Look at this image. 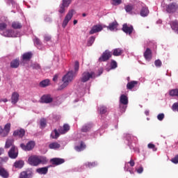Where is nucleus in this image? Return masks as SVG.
<instances>
[{"label": "nucleus", "mask_w": 178, "mask_h": 178, "mask_svg": "<svg viewBox=\"0 0 178 178\" xmlns=\"http://www.w3.org/2000/svg\"><path fill=\"white\" fill-rule=\"evenodd\" d=\"M48 169H49V166L39 168L36 169V172L39 175H47L48 173Z\"/></svg>", "instance_id": "21"}, {"label": "nucleus", "mask_w": 178, "mask_h": 178, "mask_svg": "<svg viewBox=\"0 0 178 178\" xmlns=\"http://www.w3.org/2000/svg\"><path fill=\"white\" fill-rule=\"evenodd\" d=\"M91 127H92V125H91V124H84L81 128L82 133H88V131H90V130H91Z\"/></svg>", "instance_id": "30"}, {"label": "nucleus", "mask_w": 178, "mask_h": 178, "mask_svg": "<svg viewBox=\"0 0 178 178\" xmlns=\"http://www.w3.org/2000/svg\"><path fill=\"white\" fill-rule=\"evenodd\" d=\"M58 81V75H55L53 78V81Z\"/></svg>", "instance_id": "60"}, {"label": "nucleus", "mask_w": 178, "mask_h": 178, "mask_svg": "<svg viewBox=\"0 0 178 178\" xmlns=\"http://www.w3.org/2000/svg\"><path fill=\"white\" fill-rule=\"evenodd\" d=\"M70 130V126L67 124H65L63 127L58 129L60 134H66Z\"/></svg>", "instance_id": "18"}, {"label": "nucleus", "mask_w": 178, "mask_h": 178, "mask_svg": "<svg viewBox=\"0 0 178 178\" xmlns=\"http://www.w3.org/2000/svg\"><path fill=\"white\" fill-rule=\"evenodd\" d=\"M137 173L141 174L143 172H144V168L143 166L139 167V168L136 169Z\"/></svg>", "instance_id": "57"}, {"label": "nucleus", "mask_w": 178, "mask_h": 178, "mask_svg": "<svg viewBox=\"0 0 178 178\" xmlns=\"http://www.w3.org/2000/svg\"><path fill=\"white\" fill-rule=\"evenodd\" d=\"M34 44L35 45H41V40H40L38 39V38H36L35 40H34Z\"/></svg>", "instance_id": "56"}, {"label": "nucleus", "mask_w": 178, "mask_h": 178, "mask_svg": "<svg viewBox=\"0 0 178 178\" xmlns=\"http://www.w3.org/2000/svg\"><path fill=\"white\" fill-rule=\"evenodd\" d=\"M170 95L171 97H177L178 98V89H172L170 91Z\"/></svg>", "instance_id": "43"}, {"label": "nucleus", "mask_w": 178, "mask_h": 178, "mask_svg": "<svg viewBox=\"0 0 178 178\" xmlns=\"http://www.w3.org/2000/svg\"><path fill=\"white\" fill-rule=\"evenodd\" d=\"M73 15H74V9L70 10L63 21L62 27L63 29H66V26H67L70 20H72V18L73 17Z\"/></svg>", "instance_id": "4"}, {"label": "nucleus", "mask_w": 178, "mask_h": 178, "mask_svg": "<svg viewBox=\"0 0 178 178\" xmlns=\"http://www.w3.org/2000/svg\"><path fill=\"white\" fill-rule=\"evenodd\" d=\"M10 66L11 69H17L20 66V60L19 58L13 60L10 63Z\"/></svg>", "instance_id": "15"}, {"label": "nucleus", "mask_w": 178, "mask_h": 178, "mask_svg": "<svg viewBox=\"0 0 178 178\" xmlns=\"http://www.w3.org/2000/svg\"><path fill=\"white\" fill-rule=\"evenodd\" d=\"M140 15L142 17H147L149 15V10L146 6L142 7Z\"/></svg>", "instance_id": "17"}, {"label": "nucleus", "mask_w": 178, "mask_h": 178, "mask_svg": "<svg viewBox=\"0 0 178 178\" xmlns=\"http://www.w3.org/2000/svg\"><path fill=\"white\" fill-rule=\"evenodd\" d=\"M82 16H83V17H86V16H87V14L83 13V14H82Z\"/></svg>", "instance_id": "64"}, {"label": "nucleus", "mask_w": 178, "mask_h": 178, "mask_svg": "<svg viewBox=\"0 0 178 178\" xmlns=\"http://www.w3.org/2000/svg\"><path fill=\"white\" fill-rule=\"evenodd\" d=\"M122 3V0H113V5L114 6H118V5H120Z\"/></svg>", "instance_id": "49"}, {"label": "nucleus", "mask_w": 178, "mask_h": 178, "mask_svg": "<svg viewBox=\"0 0 178 178\" xmlns=\"http://www.w3.org/2000/svg\"><path fill=\"white\" fill-rule=\"evenodd\" d=\"M17 155H19V153L17 152V149H16L15 146H12L8 152V156L11 159H16V158H17Z\"/></svg>", "instance_id": "9"}, {"label": "nucleus", "mask_w": 178, "mask_h": 178, "mask_svg": "<svg viewBox=\"0 0 178 178\" xmlns=\"http://www.w3.org/2000/svg\"><path fill=\"white\" fill-rule=\"evenodd\" d=\"M59 136H60V135L59 132H58V130H57V129H54V130L51 132V138H54V139H55V140H56L57 138H59Z\"/></svg>", "instance_id": "35"}, {"label": "nucleus", "mask_w": 178, "mask_h": 178, "mask_svg": "<svg viewBox=\"0 0 178 178\" xmlns=\"http://www.w3.org/2000/svg\"><path fill=\"white\" fill-rule=\"evenodd\" d=\"M4 37H15L13 35V31L10 29H7L3 32Z\"/></svg>", "instance_id": "34"}, {"label": "nucleus", "mask_w": 178, "mask_h": 178, "mask_svg": "<svg viewBox=\"0 0 178 178\" xmlns=\"http://www.w3.org/2000/svg\"><path fill=\"white\" fill-rule=\"evenodd\" d=\"M28 163L31 166H38L39 165H47L48 159L42 156L33 155L28 159Z\"/></svg>", "instance_id": "1"}, {"label": "nucleus", "mask_w": 178, "mask_h": 178, "mask_svg": "<svg viewBox=\"0 0 178 178\" xmlns=\"http://www.w3.org/2000/svg\"><path fill=\"white\" fill-rule=\"evenodd\" d=\"M20 147L24 151H31L34 147H35V143L33 140L29 141L26 145L21 143Z\"/></svg>", "instance_id": "6"}, {"label": "nucleus", "mask_w": 178, "mask_h": 178, "mask_svg": "<svg viewBox=\"0 0 178 178\" xmlns=\"http://www.w3.org/2000/svg\"><path fill=\"white\" fill-rule=\"evenodd\" d=\"M33 172L30 170L23 171L20 173L19 178H29L31 177Z\"/></svg>", "instance_id": "23"}, {"label": "nucleus", "mask_w": 178, "mask_h": 178, "mask_svg": "<svg viewBox=\"0 0 178 178\" xmlns=\"http://www.w3.org/2000/svg\"><path fill=\"white\" fill-rule=\"evenodd\" d=\"M118 26H119L118 22L114 21L113 22L109 24V25L107 26V30H110L111 31H115V30H118Z\"/></svg>", "instance_id": "19"}, {"label": "nucleus", "mask_w": 178, "mask_h": 178, "mask_svg": "<svg viewBox=\"0 0 178 178\" xmlns=\"http://www.w3.org/2000/svg\"><path fill=\"white\" fill-rule=\"evenodd\" d=\"M44 38V41H47V42L51 41V36L49 35H45Z\"/></svg>", "instance_id": "59"}, {"label": "nucleus", "mask_w": 178, "mask_h": 178, "mask_svg": "<svg viewBox=\"0 0 178 178\" xmlns=\"http://www.w3.org/2000/svg\"><path fill=\"white\" fill-rule=\"evenodd\" d=\"M104 30V27H102V25L101 24H97V25H94L91 30L89 31V34L92 35L95 34L97 33H99V31H102Z\"/></svg>", "instance_id": "10"}, {"label": "nucleus", "mask_w": 178, "mask_h": 178, "mask_svg": "<svg viewBox=\"0 0 178 178\" xmlns=\"http://www.w3.org/2000/svg\"><path fill=\"white\" fill-rule=\"evenodd\" d=\"M10 123H7L4 128H2V127H0V136L1 137H7L8 136L9 133H10Z\"/></svg>", "instance_id": "5"}, {"label": "nucleus", "mask_w": 178, "mask_h": 178, "mask_svg": "<svg viewBox=\"0 0 178 178\" xmlns=\"http://www.w3.org/2000/svg\"><path fill=\"white\" fill-rule=\"evenodd\" d=\"M124 9L127 13H130L133 10V9H134V6L131 4H128L124 6Z\"/></svg>", "instance_id": "38"}, {"label": "nucleus", "mask_w": 178, "mask_h": 178, "mask_svg": "<svg viewBox=\"0 0 178 178\" xmlns=\"http://www.w3.org/2000/svg\"><path fill=\"white\" fill-rule=\"evenodd\" d=\"M123 54V49L121 48H117L113 50V55L114 56H120Z\"/></svg>", "instance_id": "31"}, {"label": "nucleus", "mask_w": 178, "mask_h": 178, "mask_svg": "<svg viewBox=\"0 0 178 178\" xmlns=\"http://www.w3.org/2000/svg\"><path fill=\"white\" fill-rule=\"evenodd\" d=\"M157 119L158 120L162 121L163 119H165V114L163 113H160L157 115Z\"/></svg>", "instance_id": "52"}, {"label": "nucleus", "mask_w": 178, "mask_h": 178, "mask_svg": "<svg viewBox=\"0 0 178 178\" xmlns=\"http://www.w3.org/2000/svg\"><path fill=\"white\" fill-rule=\"evenodd\" d=\"M85 166L86 168H95V166H97V163H95V162H92V163L88 162V163H85Z\"/></svg>", "instance_id": "44"}, {"label": "nucleus", "mask_w": 178, "mask_h": 178, "mask_svg": "<svg viewBox=\"0 0 178 178\" xmlns=\"http://www.w3.org/2000/svg\"><path fill=\"white\" fill-rule=\"evenodd\" d=\"M120 104H123V105L129 104V98L125 95H121L120 97Z\"/></svg>", "instance_id": "24"}, {"label": "nucleus", "mask_w": 178, "mask_h": 178, "mask_svg": "<svg viewBox=\"0 0 178 178\" xmlns=\"http://www.w3.org/2000/svg\"><path fill=\"white\" fill-rule=\"evenodd\" d=\"M86 147L87 146L86 145V143H84L83 141H81L80 145L75 146L74 149L75 151H77V152H81V151H84V149H86Z\"/></svg>", "instance_id": "20"}, {"label": "nucleus", "mask_w": 178, "mask_h": 178, "mask_svg": "<svg viewBox=\"0 0 178 178\" xmlns=\"http://www.w3.org/2000/svg\"><path fill=\"white\" fill-rule=\"evenodd\" d=\"M138 84V81H131L127 84V90H133L135 86H137Z\"/></svg>", "instance_id": "28"}, {"label": "nucleus", "mask_w": 178, "mask_h": 178, "mask_svg": "<svg viewBox=\"0 0 178 178\" xmlns=\"http://www.w3.org/2000/svg\"><path fill=\"white\" fill-rule=\"evenodd\" d=\"M0 176L3 178L9 177V172L5 168L0 167Z\"/></svg>", "instance_id": "25"}, {"label": "nucleus", "mask_w": 178, "mask_h": 178, "mask_svg": "<svg viewBox=\"0 0 178 178\" xmlns=\"http://www.w3.org/2000/svg\"><path fill=\"white\" fill-rule=\"evenodd\" d=\"M172 109L174 112H178V103H175L172 104Z\"/></svg>", "instance_id": "50"}, {"label": "nucleus", "mask_w": 178, "mask_h": 178, "mask_svg": "<svg viewBox=\"0 0 178 178\" xmlns=\"http://www.w3.org/2000/svg\"><path fill=\"white\" fill-rule=\"evenodd\" d=\"M10 147H15L13 145V140L8 139L6 142L5 148H10Z\"/></svg>", "instance_id": "40"}, {"label": "nucleus", "mask_w": 178, "mask_h": 178, "mask_svg": "<svg viewBox=\"0 0 178 178\" xmlns=\"http://www.w3.org/2000/svg\"><path fill=\"white\" fill-rule=\"evenodd\" d=\"M154 65L156 67H161L162 66V61L161 60L158 59L154 61Z\"/></svg>", "instance_id": "48"}, {"label": "nucleus", "mask_w": 178, "mask_h": 178, "mask_svg": "<svg viewBox=\"0 0 178 178\" xmlns=\"http://www.w3.org/2000/svg\"><path fill=\"white\" fill-rule=\"evenodd\" d=\"M41 99L44 104H51V102L54 101V99L52 97H51V95H44L41 97Z\"/></svg>", "instance_id": "14"}, {"label": "nucleus", "mask_w": 178, "mask_h": 178, "mask_svg": "<svg viewBox=\"0 0 178 178\" xmlns=\"http://www.w3.org/2000/svg\"><path fill=\"white\" fill-rule=\"evenodd\" d=\"M122 30L125 33V34H129L130 35L133 33V30H134V29L133 28V26H129L127 24H124L122 25Z\"/></svg>", "instance_id": "12"}, {"label": "nucleus", "mask_w": 178, "mask_h": 178, "mask_svg": "<svg viewBox=\"0 0 178 178\" xmlns=\"http://www.w3.org/2000/svg\"><path fill=\"white\" fill-rule=\"evenodd\" d=\"M31 67L35 70H40L41 69V65L38 63H33L31 65Z\"/></svg>", "instance_id": "37"}, {"label": "nucleus", "mask_w": 178, "mask_h": 178, "mask_svg": "<svg viewBox=\"0 0 178 178\" xmlns=\"http://www.w3.org/2000/svg\"><path fill=\"white\" fill-rule=\"evenodd\" d=\"M96 75L95 72L91 71H85L83 72L81 77V83H87V81H90V80H94L95 79Z\"/></svg>", "instance_id": "3"}, {"label": "nucleus", "mask_w": 178, "mask_h": 178, "mask_svg": "<svg viewBox=\"0 0 178 178\" xmlns=\"http://www.w3.org/2000/svg\"><path fill=\"white\" fill-rule=\"evenodd\" d=\"M49 86V79H44L40 83V86L42 88H45V87H48Z\"/></svg>", "instance_id": "33"}, {"label": "nucleus", "mask_w": 178, "mask_h": 178, "mask_svg": "<svg viewBox=\"0 0 178 178\" xmlns=\"http://www.w3.org/2000/svg\"><path fill=\"white\" fill-rule=\"evenodd\" d=\"M8 27V24L5 22L0 23V31H3Z\"/></svg>", "instance_id": "47"}, {"label": "nucleus", "mask_w": 178, "mask_h": 178, "mask_svg": "<svg viewBox=\"0 0 178 178\" xmlns=\"http://www.w3.org/2000/svg\"><path fill=\"white\" fill-rule=\"evenodd\" d=\"M47 127V120L45 118H42L40 120V127L44 129Z\"/></svg>", "instance_id": "46"}, {"label": "nucleus", "mask_w": 178, "mask_h": 178, "mask_svg": "<svg viewBox=\"0 0 178 178\" xmlns=\"http://www.w3.org/2000/svg\"><path fill=\"white\" fill-rule=\"evenodd\" d=\"M112 58V54L108 51L106 50L104 52H103L101 57L99 58V62H106V60H109Z\"/></svg>", "instance_id": "7"}, {"label": "nucleus", "mask_w": 178, "mask_h": 178, "mask_svg": "<svg viewBox=\"0 0 178 178\" xmlns=\"http://www.w3.org/2000/svg\"><path fill=\"white\" fill-rule=\"evenodd\" d=\"M95 42V36H91L90 38H89V39L87 42V46L88 47H91V45H92Z\"/></svg>", "instance_id": "39"}, {"label": "nucleus", "mask_w": 178, "mask_h": 178, "mask_svg": "<svg viewBox=\"0 0 178 178\" xmlns=\"http://www.w3.org/2000/svg\"><path fill=\"white\" fill-rule=\"evenodd\" d=\"M50 162L51 163H52V165L58 166L59 165H62V163H65V159L59 158H53L50 160Z\"/></svg>", "instance_id": "13"}, {"label": "nucleus", "mask_w": 178, "mask_h": 178, "mask_svg": "<svg viewBox=\"0 0 178 178\" xmlns=\"http://www.w3.org/2000/svg\"><path fill=\"white\" fill-rule=\"evenodd\" d=\"M70 3H72V0H63L61 5H64L66 8H69Z\"/></svg>", "instance_id": "45"}, {"label": "nucleus", "mask_w": 178, "mask_h": 178, "mask_svg": "<svg viewBox=\"0 0 178 178\" xmlns=\"http://www.w3.org/2000/svg\"><path fill=\"white\" fill-rule=\"evenodd\" d=\"M65 12H66V6L63 4H60V8L58 9V13H60V15H63L65 13Z\"/></svg>", "instance_id": "41"}, {"label": "nucleus", "mask_w": 178, "mask_h": 178, "mask_svg": "<svg viewBox=\"0 0 178 178\" xmlns=\"http://www.w3.org/2000/svg\"><path fill=\"white\" fill-rule=\"evenodd\" d=\"M80 67V64L79 63V61H76L74 64V70L75 72H79V69Z\"/></svg>", "instance_id": "54"}, {"label": "nucleus", "mask_w": 178, "mask_h": 178, "mask_svg": "<svg viewBox=\"0 0 178 178\" xmlns=\"http://www.w3.org/2000/svg\"><path fill=\"white\" fill-rule=\"evenodd\" d=\"M147 147L148 148H149V149H153V151H156V147H155V145L152 143H149Z\"/></svg>", "instance_id": "53"}, {"label": "nucleus", "mask_w": 178, "mask_h": 178, "mask_svg": "<svg viewBox=\"0 0 178 178\" xmlns=\"http://www.w3.org/2000/svg\"><path fill=\"white\" fill-rule=\"evenodd\" d=\"M171 162H172V163H178V154L171 159Z\"/></svg>", "instance_id": "55"}, {"label": "nucleus", "mask_w": 178, "mask_h": 178, "mask_svg": "<svg viewBox=\"0 0 178 178\" xmlns=\"http://www.w3.org/2000/svg\"><path fill=\"white\" fill-rule=\"evenodd\" d=\"M178 10V5L176 3H170L166 6L168 13H175Z\"/></svg>", "instance_id": "8"}, {"label": "nucleus", "mask_w": 178, "mask_h": 178, "mask_svg": "<svg viewBox=\"0 0 178 178\" xmlns=\"http://www.w3.org/2000/svg\"><path fill=\"white\" fill-rule=\"evenodd\" d=\"M99 112L100 115H105V113H106V112H108V108L105 106H101L99 108Z\"/></svg>", "instance_id": "36"}, {"label": "nucleus", "mask_w": 178, "mask_h": 178, "mask_svg": "<svg viewBox=\"0 0 178 178\" xmlns=\"http://www.w3.org/2000/svg\"><path fill=\"white\" fill-rule=\"evenodd\" d=\"M73 77H74V74L73 73V71L68 72L63 77L62 81L63 83L58 87V90L60 91L62 90H64V88H66V87L69 86V83H71V81H72Z\"/></svg>", "instance_id": "2"}, {"label": "nucleus", "mask_w": 178, "mask_h": 178, "mask_svg": "<svg viewBox=\"0 0 178 178\" xmlns=\"http://www.w3.org/2000/svg\"><path fill=\"white\" fill-rule=\"evenodd\" d=\"M77 22H78V21H77L76 19H74V22H73V24H76L77 23Z\"/></svg>", "instance_id": "63"}, {"label": "nucleus", "mask_w": 178, "mask_h": 178, "mask_svg": "<svg viewBox=\"0 0 178 178\" xmlns=\"http://www.w3.org/2000/svg\"><path fill=\"white\" fill-rule=\"evenodd\" d=\"M126 109H127V104H123L120 103V111L121 113H124L126 112Z\"/></svg>", "instance_id": "42"}, {"label": "nucleus", "mask_w": 178, "mask_h": 178, "mask_svg": "<svg viewBox=\"0 0 178 178\" xmlns=\"http://www.w3.org/2000/svg\"><path fill=\"white\" fill-rule=\"evenodd\" d=\"M128 163H129L130 166H131V168H133V166H134L136 165V163L134 162V160L131 159V161L129 162H128Z\"/></svg>", "instance_id": "58"}, {"label": "nucleus", "mask_w": 178, "mask_h": 178, "mask_svg": "<svg viewBox=\"0 0 178 178\" xmlns=\"http://www.w3.org/2000/svg\"><path fill=\"white\" fill-rule=\"evenodd\" d=\"M13 136H14V137H19V138H23V137L26 136V130L22 128L17 129L14 131Z\"/></svg>", "instance_id": "11"}, {"label": "nucleus", "mask_w": 178, "mask_h": 178, "mask_svg": "<svg viewBox=\"0 0 178 178\" xmlns=\"http://www.w3.org/2000/svg\"><path fill=\"white\" fill-rule=\"evenodd\" d=\"M49 148L50 149H59L60 144L58 143V142H53L49 145Z\"/></svg>", "instance_id": "29"}, {"label": "nucleus", "mask_w": 178, "mask_h": 178, "mask_svg": "<svg viewBox=\"0 0 178 178\" xmlns=\"http://www.w3.org/2000/svg\"><path fill=\"white\" fill-rule=\"evenodd\" d=\"M19 93H17V92H14L12 94L11 96V103L13 104V105H16V104H17V102H19Z\"/></svg>", "instance_id": "16"}, {"label": "nucleus", "mask_w": 178, "mask_h": 178, "mask_svg": "<svg viewBox=\"0 0 178 178\" xmlns=\"http://www.w3.org/2000/svg\"><path fill=\"white\" fill-rule=\"evenodd\" d=\"M144 57L146 59V60H151L152 58V51L149 49V48H147L145 51Z\"/></svg>", "instance_id": "22"}, {"label": "nucleus", "mask_w": 178, "mask_h": 178, "mask_svg": "<svg viewBox=\"0 0 178 178\" xmlns=\"http://www.w3.org/2000/svg\"><path fill=\"white\" fill-rule=\"evenodd\" d=\"M0 102H8V99H3L0 100Z\"/></svg>", "instance_id": "61"}, {"label": "nucleus", "mask_w": 178, "mask_h": 178, "mask_svg": "<svg viewBox=\"0 0 178 178\" xmlns=\"http://www.w3.org/2000/svg\"><path fill=\"white\" fill-rule=\"evenodd\" d=\"M3 148H0V155H2V154H3Z\"/></svg>", "instance_id": "62"}, {"label": "nucleus", "mask_w": 178, "mask_h": 178, "mask_svg": "<svg viewBox=\"0 0 178 178\" xmlns=\"http://www.w3.org/2000/svg\"><path fill=\"white\" fill-rule=\"evenodd\" d=\"M33 58L31 51L26 52L22 55V60H30Z\"/></svg>", "instance_id": "26"}, {"label": "nucleus", "mask_w": 178, "mask_h": 178, "mask_svg": "<svg viewBox=\"0 0 178 178\" xmlns=\"http://www.w3.org/2000/svg\"><path fill=\"white\" fill-rule=\"evenodd\" d=\"M111 69H116L118 67V63L116 61L113 60L111 63Z\"/></svg>", "instance_id": "51"}, {"label": "nucleus", "mask_w": 178, "mask_h": 178, "mask_svg": "<svg viewBox=\"0 0 178 178\" xmlns=\"http://www.w3.org/2000/svg\"><path fill=\"white\" fill-rule=\"evenodd\" d=\"M13 166H15L16 169H22V168L24 166V161L23 160L17 161L14 163Z\"/></svg>", "instance_id": "27"}, {"label": "nucleus", "mask_w": 178, "mask_h": 178, "mask_svg": "<svg viewBox=\"0 0 178 178\" xmlns=\"http://www.w3.org/2000/svg\"><path fill=\"white\" fill-rule=\"evenodd\" d=\"M12 27H13V29L17 30L19 29H22V27H23V25L22 24V23L19 22H13L12 23Z\"/></svg>", "instance_id": "32"}]
</instances>
